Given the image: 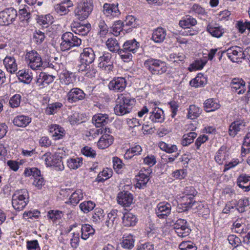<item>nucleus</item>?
Here are the masks:
<instances>
[{
    "mask_svg": "<svg viewBox=\"0 0 250 250\" xmlns=\"http://www.w3.org/2000/svg\"><path fill=\"white\" fill-rule=\"evenodd\" d=\"M144 65L153 75H161L167 70L166 62L159 59L150 58L144 62Z\"/></svg>",
    "mask_w": 250,
    "mask_h": 250,
    "instance_id": "nucleus-1",
    "label": "nucleus"
},
{
    "mask_svg": "<svg viewBox=\"0 0 250 250\" xmlns=\"http://www.w3.org/2000/svg\"><path fill=\"white\" fill-rule=\"evenodd\" d=\"M60 49L62 51H68L74 47H78L82 43V40L70 32L63 33L61 37Z\"/></svg>",
    "mask_w": 250,
    "mask_h": 250,
    "instance_id": "nucleus-2",
    "label": "nucleus"
},
{
    "mask_svg": "<svg viewBox=\"0 0 250 250\" xmlns=\"http://www.w3.org/2000/svg\"><path fill=\"white\" fill-rule=\"evenodd\" d=\"M28 192L25 189L16 191L12 195V204L17 210H22L28 203Z\"/></svg>",
    "mask_w": 250,
    "mask_h": 250,
    "instance_id": "nucleus-3",
    "label": "nucleus"
},
{
    "mask_svg": "<svg viewBox=\"0 0 250 250\" xmlns=\"http://www.w3.org/2000/svg\"><path fill=\"white\" fill-rule=\"evenodd\" d=\"M25 59L28 66L33 70H38L47 66L46 62H42L41 55L34 50L27 52Z\"/></svg>",
    "mask_w": 250,
    "mask_h": 250,
    "instance_id": "nucleus-4",
    "label": "nucleus"
},
{
    "mask_svg": "<svg viewBox=\"0 0 250 250\" xmlns=\"http://www.w3.org/2000/svg\"><path fill=\"white\" fill-rule=\"evenodd\" d=\"M240 112L242 114H239L238 117L240 116V118L233 122L229 127V133L232 137H234L246 126L244 118L248 114L247 111L245 108H241Z\"/></svg>",
    "mask_w": 250,
    "mask_h": 250,
    "instance_id": "nucleus-5",
    "label": "nucleus"
},
{
    "mask_svg": "<svg viewBox=\"0 0 250 250\" xmlns=\"http://www.w3.org/2000/svg\"><path fill=\"white\" fill-rule=\"evenodd\" d=\"M93 8L92 1L91 0L80 2L74 11L75 15L80 21H83L88 17Z\"/></svg>",
    "mask_w": 250,
    "mask_h": 250,
    "instance_id": "nucleus-6",
    "label": "nucleus"
},
{
    "mask_svg": "<svg viewBox=\"0 0 250 250\" xmlns=\"http://www.w3.org/2000/svg\"><path fill=\"white\" fill-rule=\"evenodd\" d=\"M47 167H54L55 169L62 171L64 169V166L62 160V157L59 155H52L50 152L45 153L42 156Z\"/></svg>",
    "mask_w": 250,
    "mask_h": 250,
    "instance_id": "nucleus-7",
    "label": "nucleus"
},
{
    "mask_svg": "<svg viewBox=\"0 0 250 250\" xmlns=\"http://www.w3.org/2000/svg\"><path fill=\"white\" fill-rule=\"evenodd\" d=\"M17 16V11L14 8H5L0 12V22L3 25H9L16 21Z\"/></svg>",
    "mask_w": 250,
    "mask_h": 250,
    "instance_id": "nucleus-8",
    "label": "nucleus"
},
{
    "mask_svg": "<svg viewBox=\"0 0 250 250\" xmlns=\"http://www.w3.org/2000/svg\"><path fill=\"white\" fill-rule=\"evenodd\" d=\"M174 229L178 236L185 237L189 235L191 229L188 222L182 219H178L174 225Z\"/></svg>",
    "mask_w": 250,
    "mask_h": 250,
    "instance_id": "nucleus-9",
    "label": "nucleus"
},
{
    "mask_svg": "<svg viewBox=\"0 0 250 250\" xmlns=\"http://www.w3.org/2000/svg\"><path fill=\"white\" fill-rule=\"evenodd\" d=\"M108 86L110 90L116 92H122L126 86V81L123 77L115 78L109 82Z\"/></svg>",
    "mask_w": 250,
    "mask_h": 250,
    "instance_id": "nucleus-10",
    "label": "nucleus"
},
{
    "mask_svg": "<svg viewBox=\"0 0 250 250\" xmlns=\"http://www.w3.org/2000/svg\"><path fill=\"white\" fill-rule=\"evenodd\" d=\"M227 52L228 58L232 62H238L243 59V48L239 46H232L227 50Z\"/></svg>",
    "mask_w": 250,
    "mask_h": 250,
    "instance_id": "nucleus-11",
    "label": "nucleus"
},
{
    "mask_svg": "<svg viewBox=\"0 0 250 250\" xmlns=\"http://www.w3.org/2000/svg\"><path fill=\"white\" fill-rule=\"evenodd\" d=\"M66 97L68 102L76 103L83 100L85 97V94L80 88H73L67 93Z\"/></svg>",
    "mask_w": 250,
    "mask_h": 250,
    "instance_id": "nucleus-12",
    "label": "nucleus"
},
{
    "mask_svg": "<svg viewBox=\"0 0 250 250\" xmlns=\"http://www.w3.org/2000/svg\"><path fill=\"white\" fill-rule=\"evenodd\" d=\"M117 199L119 204L125 207H128L132 203L133 198L131 193L124 190L118 194Z\"/></svg>",
    "mask_w": 250,
    "mask_h": 250,
    "instance_id": "nucleus-13",
    "label": "nucleus"
},
{
    "mask_svg": "<svg viewBox=\"0 0 250 250\" xmlns=\"http://www.w3.org/2000/svg\"><path fill=\"white\" fill-rule=\"evenodd\" d=\"M72 30L76 34L82 36H85L91 30V24L86 23L81 24L80 22H73L71 25Z\"/></svg>",
    "mask_w": 250,
    "mask_h": 250,
    "instance_id": "nucleus-14",
    "label": "nucleus"
},
{
    "mask_svg": "<svg viewBox=\"0 0 250 250\" xmlns=\"http://www.w3.org/2000/svg\"><path fill=\"white\" fill-rule=\"evenodd\" d=\"M171 209V205L167 202L159 203L156 209V214L159 218H165L170 213Z\"/></svg>",
    "mask_w": 250,
    "mask_h": 250,
    "instance_id": "nucleus-15",
    "label": "nucleus"
},
{
    "mask_svg": "<svg viewBox=\"0 0 250 250\" xmlns=\"http://www.w3.org/2000/svg\"><path fill=\"white\" fill-rule=\"evenodd\" d=\"M81 62L91 64L94 61L95 55L93 50L90 47L84 48L80 57Z\"/></svg>",
    "mask_w": 250,
    "mask_h": 250,
    "instance_id": "nucleus-16",
    "label": "nucleus"
},
{
    "mask_svg": "<svg viewBox=\"0 0 250 250\" xmlns=\"http://www.w3.org/2000/svg\"><path fill=\"white\" fill-rule=\"evenodd\" d=\"M245 84V82L242 79L235 78L231 80L230 86L233 91L237 92V94H242L246 90Z\"/></svg>",
    "mask_w": 250,
    "mask_h": 250,
    "instance_id": "nucleus-17",
    "label": "nucleus"
},
{
    "mask_svg": "<svg viewBox=\"0 0 250 250\" xmlns=\"http://www.w3.org/2000/svg\"><path fill=\"white\" fill-rule=\"evenodd\" d=\"M207 31L213 37L219 38L224 33V28L217 24L209 23L206 27Z\"/></svg>",
    "mask_w": 250,
    "mask_h": 250,
    "instance_id": "nucleus-18",
    "label": "nucleus"
},
{
    "mask_svg": "<svg viewBox=\"0 0 250 250\" xmlns=\"http://www.w3.org/2000/svg\"><path fill=\"white\" fill-rule=\"evenodd\" d=\"M103 11L106 16L111 15L113 17H118L121 14V12L119 10L118 3H104L103 6Z\"/></svg>",
    "mask_w": 250,
    "mask_h": 250,
    "instance_id": "nucleus-19",
    "label": "nucleus"
},
{
    "mask_svg": "<svg viewBox=\"0 0 250 250\" xmlns=\"http://www.w3.org/2000/svg\"><path fill=\"white\" fill-rule=\"evenodd\" d=\"M73 6V3L70 0H65L55 6L56 12L61 15H64L70 11L69 8Z\"/></svg>",
    "mask_w": 250,
    "mask_h": 250,
    "instance_id": "nucleus-20",
    "label": "nucleus"
},
{
    "mask_svg": "<svg viewBox=\"0 0 250 250\" xmlns=\"http://www.w3.org/2000/svg\"><path fill=\"white\" fill-rule=\"evenodd\" d=\"M117 101L124 106L125 107L126 110H127L126 111L128 110L131 111L135 102L134 99L131 98L130 96L127 94H121Z\"/></svg>",
    "mask_w": 250,
    "mask_h": 250,
    "instance_id": "nucleus-21",
    "label": "nucleus"
},
{
    "mask_svg": "<svg viewBox=\"0 0 250 250\" xmlns=\"http://www.w3.org/2000/svg\"><path fill=\"white\" fill-rule=\"evenodd\" d=\"M55 78L54 76L50 75L44 72H41L37 78L36 83L39 86H44L52 83Z\"/></svg>",
    "mask_w": 250,
    "mask_h": 250,
    "instance_id": "nucleus-22",
    "label": "nucleus"
},
{
    "mask_svg": "<svg viewBox=\"0 0 250 250\" xmlns=\"http://www.w3.org/2000/svg\"><path fill=\"white\" fill-rule=\"evenodd\" d=\"M149 119L153 123H162L164 121V111L158 107L155 106L150 112Z\"/></svg>",
    "mask_w": 250,
    "mask_h": 250,
    "instance_id": "nucleus-23",
    "label": "nucleus"
},
{
    "mask_svg": "<svg viewBox=\"0 0 250 250\" xmlns=\"http://www.w3.org/2000/svg\"><path fill=\"white\" fill-rule=\"evenodd\" d=\"M109 117L107 114H98L93 116L92 123L96 127L105 126L109 122Z\"/></svg>",
    "mask_w": 250,
    "mask_h": 250,
    "instance_id": "nucleus-24",
    "label": "nucleus"
},
{
    "mask_svg": "<svg viewBox=\"0 0 250 250\" xmlns=\"http://www.w3.org/2000/svg\"><path fill=\"white\" fill-rule=\"evenodd\" d=\"M48 130L55 140L62 139L65 134L64 129L58 125H51Z\"/></svg>",
    "mask_w": 250,
    "mask_h": 250,
    "instance_id": "nucleus-25",
    "label": "nucleus"
},
{
    "mask_svg": "<svg viewBox=\"0 0 250 250\" xmlns=\"http://www.w3.org/2000/svg\"><path fill=\"white\" fill-rule=\"evenodd\" d=\"M237 185L245 191L250 190V176L246 174H241L237 179Z\"/></svg>",
    "mask_w": 250,
    "mask_h": 250,
    "instance_id": "nucleus-26",
    "label": "nucleus"
},
{
    "mask_svg": "<svg viewBox=\"0 0 250 250\" xmlns=\"http://www.w3.org/2000/svg\"><path fill=\"white\" fill-rule=\"evenodd\" d=\"M113 142V137L108 133L103 134L98 142L97 145L99 148L104 149L110 146Z\"/></svg>",
    "mask_w": 250,
    "mask_h": 250,
    "instance_id": "nucleus-27",
    "label": "nucleus"
},
{
    "mask_svg": "<svg viewBox=\"0 0 250 250\" xmlns=\"http://www.w3.org/2000/svg\"><path fill=\"white\" fill-rule=\"evenodd\" d=\"M166 31L162 27H158L153 32L151 39L156 43L163 42L166 38Z\"/></svg>",
    "mask_w": 250,
    "mask_h": 250,
    "instance_id": "nucleus-28",
    "label": "nucleus"
},
{
    "mask_svg": "<svg viewBox=\"0 0 250 250\" xmlns=\"http://www.w3.org/2000/svg\"><path fill=\"white\" fill-rule=\"evenodd\" d=\"M31 122V118L25 115H19L15 117L13 123L16 126L24 127L27 126Z\"/></svg>",
    "mask_w": 250,
    "mask_h": 250,
    "instance_id": "nucleus-29",
    "label": "nucleus"
},
{
    "mask_svg": "<svg viewBox=\"0 0 250 250\" xmlns=\"http://www.w3.org/2000/svg\"><path fill=\"white\" fill-rule=\"evenodd\" d=\"M3 63L7 71L11 73H14L17 70V65L13 57H6L3 60Z\"/></svg>",
    "mask_w": 250,
    "mask_h": 250,
    "instance_id": "nucleus-30",
    "label": "nucleus"
},
{
    "mask_svg": "<svg viewBox=\"0 0 250 250\" xmlns=\"http://www.w3.org/2000/svg\"><path fill=\"white\" fill-rule=\"evenodd\" d=\"M123 223L125 226H134L137 223V218L133 213L126 212L122 217Z\"/></svg>",
    "mask_w": 250,
    "mask_h": 250,
    "instance_id": "nucleus-31",
    "label": "nucleus"
},
{
    "mask_svg": "<svg viewBox=\"0 0 250 250\" xmlns=\"http://www.w3.org/2000/svg\"><path fill=\"white\" fill-rule=\"evenodd\" d=\"M134 242L135 240L133 235L130 234H124L121 244L123 248L126 249L131 250L134 246Z\"/></svg>",
    "mask_w": 250,
    "mask_h": 250,
    "instance_id": "nucleus-32",
    "label": "nucleus"
},
{
    "mask_svg": "<svg viewBox=\"0 0 250 250\" xmlns=\"http://www.w3.org/2000/svg\"><path fill=\"white\" fill-rule=\"evenodd\" d=\"M196 24V20L189 15H187L179 22V25L183 28H188L190 26L195 25Z\"/></svg>",
    "mask_w": 250,
    "mask_h": 250,
    "instance_id": "nucleus-33",
    "label": "nucleus"
},
{
    "mask_svg": "<svg viewBox=\"0 0 250 250\" xmlns=\"http://www.w3.org/2000/svg\"><path fill=\"white\" fill-rule=\"evenodd\" d=\"M118 211L117 209H112L107 214V219L105 222V226L107 228H111L113 227L114 224H117L116 220L118 216Z\"/></svg>",
    "mask_w": 250,
    "mask_h": 250,
    "instance_id": "nucleus-34",
    "label": "nucleus"
},
{
    "mask_svg": "<svg viewBox=\"0 0 250 250\" xmlns=\"http://www.w3.org/2000/svg\"><path fill=\"white\" fill-rule=\"evenodd\" d=\"M139 43L135 39L126 41L123 45V49L132 53H135L138 49Z\"/></svg>",
    "mask_w": 250,
    "mask_h": 250,
    "instance_id": "nucleus-35",
    "label": "nucleus"
},
{
    "mask_svg": "<svg viewBox=\"0 0 250 250\" xmlns=\"http://www.w3.org/2000/svg\"><path fill=\"white\" fill-rule=\"evenodd\" d=\"M206 83L207 79L202 74H198L194 79L189 82L190 85L195 87L204 86Z\"/></svg>",
    "mask_w": 250,
    "mask_h": 250,
    "instance_id": "nucleus-36",
    "label": "nucleus"
},
{
    "mask_svg": "<svg viewBox=\"0 0 250 250\" xmlns=\"http://www.w3.org/2000/svg\"><path fill=\"white\" fill-rule=\"evenodd\" d=\"M95 229L89 224H83L81 227V238L86 240L90 236L93 235Z\"/></svg>",
    "mask_w": 250,
    "mask_h": 250,
    "instance_id": "nucleus-37",
    "label": "nucleus"
},
{
    "mask_svg": "<svg viewBox=\"0 0 250 250\" xmlns=\"http://www.w3.org/2000/svg\"><path fill=\"white\" fill-rule=\"evenodd\" d=\"M232 229H234V232L240 233H246L249 229V228L246 226V224L241 222V220H237L233 224Z\"/></svg>",
    "mask_w": 250,
    "mask_h": 250,
    "instance_id": "nucleus-38",
    "label": "nucleus"
},
{
    "mask_svg": "<svg viewBox=\"0 0 250 250\" xmlns=\"http://www.w3.org/2000/svg\"><path fill=\"white\" fill-rule=\"evenodd\" d=\"M204 104L205 110L208 112L215 111L220 107V104L212 99L206 100Z\"/></svg>",
    "mask_w": 250,
    "mask_h": 250,
    "instance_id": "nucleus-39",
    "label": "nucleus"
},
{
    "mask_svg": "<svg viewBox=\"0 0 250 250\" xmlns=\"http://www.w3.org/2000/svg\"><path fill=\"white\" fill-rule=\"evenodd\" d=\"M202 109L195 105H190L188 109L187 117L191 120L197 118L201 114Z\"/></svg>",
    "mask_w": 250,
    "mask_h": 250,
    "instance_id": "nucleus-40",
    "label": "nucleus"
},
{
    "mask_svg": "<svg viewBox=\"0 0 250 250\" xmlns=\"http://www.w3.org/2000/svg\"><path fill=\"white\" fill-rule=\"evenodd\" d=\"M106 45L108 49L113 52H118L120 49L119 43L115 38H110L106 42Z\"/></svg>",
    "mask_w": 250,
    "mask_h": 250,
    "instance_id": "nucleus-41",
    "label": "nucleus"
},
{
    "mask_svg": "<svg viewBox=\"0 0 250 250\" xmlns=\"http://www.w3.org/2000/svg\"><path fill=\"white\" fill-rule=\"evenodd\" d=\"M234 205L239 212H244L245 211V208L249 206V199L247 198L241 199L238 201H236L234 203Z\"/></svg>",
    "mask_w": 250,
    "mask_h": 250,
    "instance_id": "nucleus-42",
    "label": "nucleus"
},
{
    "mask_svg": "<svg viewBox=\"0 0 250 250\" xmlns=\"http://www.w3.org/2000/svg\"><path fill=\"white\" fill-rule=\"evenodd\" d=\"M104 210L100 208H96L92 216V220L95 224H99L104 220Z\"/></svg>",
    "mask_w": 250,
    "mask_h": 250,
    "instance_id": "nucleus-43",
    "label": "nucleus"
},
{
    "mask_svg": "<svg viewBox=\"0 0 250 250\" xmlns=\"http://www.w3.org/2000/svg\"><path fill=\"white\" fill-rule=\"evenodd\" d=\"M62 106V104L60 102H56L49 104L45 108V113L47 115H53L57 113Z\"/></svg>",
    "mask_w": 250,
    "mask_h": 250,
    "instance_id": "nucleus-44",
    "label": "nucleus"
},
{
    "mask_svg": "<svg viewBox=\"0 0 250 250\" xmlns=\"http://www.w3.org/2000/svg\"><path fill=\"white\" fill-rule=\"evenodd\" d=\"M67 166L71 169H76L80 167L83 164L82 158H70L67 161Z\"/></svg>",
    "mask_w": 250,
    "mask_h": 250,
    "instance_id": "nucleus-45",
    "label": "nucleus"
},
{
    "mask_svg": "<svg viewBox=\"0 0 250 250\" xmlns=\"http://www.w3.org/2000/svg\"><path fill=\"white\" fill-rule=\"evenodd\" d=\"M123 22L125 26H130L132 28H136L140 25L139 20L132 15L126 16L125 21Z\"/></svg>",
    "mask_w": 250,
    "mask_h": 250,
    "instance_id": "nucleus-46",
    "label": "nucleus"
},
{
    "mask_svg": "<svg viewBox=\"0 0 250 250\" xmlns=\"http://www.w3.org/2000/svg\"><path fill=\"white\" fill-rule=\"evenodd\" d=\"M83 195L81 190H77L74 192L69 198V203L73 206L78 204L79 201L83 198Z\"/></svg>",
    "mask_w": 250,
    "mask_h": 250,
    "instance_id": "nucleus-47",
    "label": "nucleus"
},
{
    "mask_svg": "<svg viewBox=\"0 0 250 250\" xmlns=\"http://www.w3.org/2000/svg\"><path fill=\"white\" fill-rule=\"evenodd\" d=\"M197 137V133L194 132H189L185 134L183 136L182 145L183 146H187L192 143L194 139Z\"/></svg>",
    "mask_w": 250,
    "mask_h": 250,
    "instance_id": "nucleus-48",
    "label": "nucleus"
},
{
    "mask_svg": "<svg viewBox=\"0 0 250 250\" xmlns=\"http://www.w3.org/2000/svg\"><path fill=\"white\" fill-rule=\"evenodd\" d=\"M62 212L59 210H50L47 212V217L53 222L60 220L62 217Z\"/></svg>",
    "mask_w": 250,
    "mask_h": 250,
    "instance_id": "nucleus-49",
    "label": "nucleus"
},
{
    "mask_svg": "<svg viewBox=\"0 0 250 250\" xmlns=\"http://www.w3.org/2000/svg\"><path fill=\"white\" fill-rule=\"evenodd\" d=\"M17 74L19 79L24 83H28L32 79L31 73L29 74L28 71L21 70H19Z\"/></svg>",
    "mask_w": 250,
    "mask_h": 250,
    "instance_id": "nucleus-50",
    "label": "nucleus"
},
{
    "mask_svg": "<svg viewBox=\"0 0 250 250\" xmlns=\"http://www.w3.org/2000/svg\"><path fill=\"white\" fill-rule=\"evenodd\" d=\"M68 121L72 125L82 123L83 122L82 114L75 112L68 117Z\"/></svg>",
    "mask_w": 250,
    "mask_h": 250,
    "instance_id": "nucleus-51",
    "label": "nucleus"
},
{
    "mask_svg": "<svg viewBox=\"0 0 250 250\" xmlns=\"http://www.w3.org/2000/svg\"><path fill=\"white\" fill-rule=\"evenodd\" d=\"M95 204L91 201H85L80 204L79 207L84 213H88L95 207Z\"/></svg>",
    "mask_w": 250,
    "mask_h": 250,
    "instance_id": "nucleus-52",
    "label": "nucleus"
},
{
    "mask_svg": "<svg viewBox=\"0 0 250 250\" xmlns=\"http://www.w3.org/2000/svg\"><path fill=\"white\" fill-rule=\"evenodd\" d=\"M117 104L114 108V112L116 115L118 116H123L127 114L130 112L129 110H126L125 107L124 106L117 101H116Z\"/></svg>",
    "mask_w": 250,
    "mask_h": 250,
    "instance_id": "nucleus-53",
    "label": "nucleus"
},
{
    "mask_svg": "<svg viewBox=\"0 0 250 250\" xmlns=\"http://www.w3.org/2000/svg\"><path fill=\"white\" fill-rule=\"evenodd\" d=\"M125 24L121 21H116L112 25V31L115 36H118L120 34V32L122 31L125 28Z\"/></svg>",
    "mask_w": 250,
    "mask_h": 250,
    "instance_id": "nucleus-54",
    "label": "nucleus"
},
{
    "mask_svg": "<svg viewBox=\"0 0 250 250\" xmlns=\"http://www.w3.org/2000/svg\"><path fill=\"white\" fill-rule=\"evenodd\" d=\"M52 17L49 15H46L44 16L39 17L38 22L45 27H47L48 25L52 23Z\"/></svg>",
    "mask_w": 250,
    "mask_h": 250,
    "instance_id": "nucleus-55",
    "label": "nucleus"
},
{
    "mask_svg": "<svg viewBox=\"0 0 250 250\" xmlns=\"http://www.w3.org/2000/svg\"><path fill=\"white\" fill-rule=\"evenodd\" d=\"M19 17L22 21H26V22H29L31 18V14L29 11H28L26 8L20 9Z\"/></svg>",
    "mask_w": 250,
    "mask_h": 250,
    "instance_id": "nucleus-56",
    "label": "nucleus"
},
{
    "mask_svg": "<svg viewBox=\"0 0 250 250\" xmlns=\"http://www.w3.org/2000/svg\"><path fill=\"white\" fill-rule=\"evenodd\" d=\"M21 98V97L20 94H16L14 95L10 98L9 100V105L12 108L18 107L20 104Z\"/></svg>",
    "mask_w": 250,
    "mask_h": 250,
    "instance_id": "nucleus-57",
    "label": "nucleus"
},
{
    "mask_svg": "<svg viewBox=\"0 0 250 250\" xmlns=\"http://www.w3.org/2000/svg\"><path fill=\"white\" fill-rule=\"evenodd\" d=\"M179 248L181 250H196V247L191 241H184L181 243Z\"/></svg>",
    "mask_w": 250,
    "mask_h": 250,
    "instance_id": "nucleus-58",
    "label": "nucleus"
},
{
    "mask_svg": "<svg viewBox=\"0 0 250 250\" xmlns=\"http://www.w3.org/2000/svg\"><path fill=\"white\" fill-rule=\"evenodd\" d=\"M111 176V171L110 170H103L100 172L96 178L98 182H102L109 178Z\"/></svg>",
    "mask_w": 250,
    "mask_h": 250,
    "instance_id": "nucleus-59",
    "label": "nucleus"
},
{
    "mask_svg": "<svg viewBox=\"0 0 250 250\" xmlns=\"http://www.w3.org/2000/svg\"><path fill=\"white\" fill-rule=\"evenodd\" d=\"M72 73L68 72L63 73L61 74V80L66 85H69L73 83V79L72 77Z\"/></svg>",
    "mask_w": 250,
    "mask_h": 250,
    "instance_id": "nucleus-60",
    "label": "nucleus"
},
{
    "mask_svg": "<svg viewBox=\"0 0 250 250\" xmlns=\"http://www.w3.org/2000/svg\"><path fill=\"white\" fill-rule=\"evenodd\" d=\"M82 153L86 157L95 158L96 155L95 150L88 146L83 147L81 150Z\"/></svg>",
    "mask_w": 250,
    "mask_h": 250,
    "instance_id": "nucleus-61",
    "label": "nucleus"
},
{
    "mask_svg": "<svg viewBox=\"0 0 250 250\" xmlns=\"http://www.w3.org/2000/svg\"><path fill=\"white\" fill-rule=\"evenodd\" d=\"M24 174L26 176H33L35 178L41 175V171L36 167L27 168L25 169Z\"/></svg>",
    "mask_w": 250,
    "mask_h": 250,
    "instance_id": "nucleus-62",
    "label": "nucleus"
},
{
    "mask_svg": "<svg viewBox=\"0 0 250 250\" xmlns=\"http://www.w3.org/2000/svg\"><path fill=\"white\" fill-rule=\"evenodd\" d=\"M185 58V56L183 53H171L169 55V59L173 62H183Z\"/></svg>",
    "mask_w": 250,
    "mask_h": 250,
    "instance_id": "nucleus-63",
    "label": "nucleus"
},
{
    "mask_svg": "<svg viewBox=\"0 0 250 250\" xmlns=\"http://www.w3.org/2000/svg\"><path fill=\"white\" fill-rule=\"evenodd\" d=\"M98 26L99 28V33L101 37L104 36L108 33V28L104 21L101 20L99 21Z\"/></svg>",
    "mask_w": 250,
    "mask_h": 250,
    "instance_id": "nucleus-64",
    "label": "nucleus"
}]
</instances>
